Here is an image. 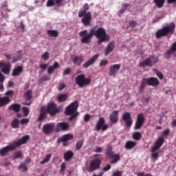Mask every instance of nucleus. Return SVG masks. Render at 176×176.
<instances>
[{
  "label": "nucleus",
  "instance_id": "obj_1",
  "mask_svg": "<svg viewBox=\"0 0 176 176\" xmlns=\"http://www.w3.org/2000/svg\"><path fill=\"white\" fill-rule=\"evenodd\" d=\"M96 36L98 39V45H101L102 42H108L109 41V36L107 34V31L102 27L98 28H91L88 33L87 30H84L79 32V36L81 38V43L89 45L91 43L93 36Z\"/></svg>",
  "mask_w": 176,
  "mask_h": 176
},
{
  "label": "nucleus",
  "instance_id": "obj_2",
  "mask_svg": "<svg viewBox=\"0 0 176 176\" xmlns=\"http://www.w3.org/2000/svg\"><path fill=\"white\" fill-rule=\"evenodd\" d=\"M175 31V23L170 22L166 24L162 29L155 32V36L157 39H160L163 36H167V35H173Z\"/></svg>",
  "mask_w": 176,
  "mask_h": 176
},
{
  "label": "nucleus",
  "instance_id": "obj_3",
  "mask_svg": "<svg viewBox=\"0 0 176 176\" xmlns=\"http://www.w3.org/2000/svg\"><path fill=\"white\" fill-rule=\"evenodd\" d=\"M78 107H79V103L78 100L70 103L65 109V113L67 116H70L69 118V121L72 122L74 119L79 116V113L78 112Z\"/></svg>",
  "mask_w": 176,
  "mask_h": 176
},
{
  "label": "nucleus",
  "instance_id": "obj_4",
  "mask_svg": "<svg viewBox=\"0 0 176 176\" xmlns=\"http://www.w3.org/2000/svg\"><path fill=\"white\" fill-rule=\"evenodd\" d=\"M89 10V4L85 3L83 7L78 12V17H82L81 19V23H82L83 25L87 27L90 25L91 23V12H88L86 13L87 10Z\"/></svg>",
  "mask_w": 176,
  "mask_h": 176
},
{
  "label": "nucleus",
  "instance_id": "obj_5",
  "mask_svg": "<svg viewBox=\"0 0 176 176\" xmlns=\"http://www.w3.org/2000/svg\"><path fill=\"white\" fill-rule=\"evenodd\" d=\"M160 83V82H159V80L155 77L143 78L141 81V84L139 88V91L140 93H142V91H144V89L146 87V85L148 86H152L153 87H155L156 86H159Z\"/></svg>",
  "mask_w": 176,
  "mask_h": 176
},
{
  "label": "nucleus",
  "instance_id": "obj_6",
  "mask_svg": "<svg viewBox=\"0 0 176 176\" xmlns=\"http://www.w3.org/2000/svg\"><path fill=\"white\" fill-rule=\"evenodd\" d=\"M159 63V58L155 56H151L144 60L139 63V67H153L155 64Z\"/></svg>",
  "mask_w": 176,
  "mask_h": 176
},
{
  "label": "nucleus",
  "instance_id": "obj_7",
  "mask_svg": "<svg viewBox=\"0 0 176 176\" xmlns=\"http://www.w3.org/2000/svg\"><path fill=\"white\" fill-rule=\"evenodd\" d=\"M76 83L79 87H85L91 83V78H87L85 74H80L76 78Z\"/></svg>",
  "mask_w": 176,
  "mask_h": 176
},
{
  "label": "nucleus",
  "instance_id": "obj_8",
  "mask_svg": "<svg viewBox=\"0 0 176 176\" xmlns=\"http://www.w3.org/2000/svg\"><path fill=\"white\" fill-rule=\"evenodd\" d=\"M100 167H101V159L98 157L94 158L90 162L87 171L93 173V171L100 169Z\"/></svg>",
  "mask_w": 176,
  "mask_h": 176
},
{
  "label": "nucleus",
  "instance_id": "obj_9",
  "mask_svg": "<svg viewBox=\"0 0 176 176\" xmlns=\"http://www.w3.org/2000/svg\"><path fill=\"white\" fill-rule=\"evenodd\" d=\"M46 112L47 113H49L50 116H54L57 115V113H60V109L57 107L56 103L52 102L48 104Z\"/></svg>",
  "mask_w": 176,
  "mask_h": 176
},
{
  "label": "nucleus",
  "instance_id": "obj_10",
  "mask_svg": "<svg viewBox=\"0 0 176 176\" xmlns=\"http://www.w3.org/2000/svg\"><path fill=\"white\" fill-rule=\"evenodd\" d=\"M100 130H102V131L108 130V124H105V118H100L95 126L96 131H100Z\"/></svg>",
  "mask_w": 176,
  "mask_h": 176
},
{
  "label": "nucleus",
  "instance_id": "obj_11",
  "mask_svg": "<svg viewBox=\"0 0 176 176\" xmlns=\"http://www.w3.org/2000/svg\"><path fill=\"white\" fill-rule=\"evenodd\" d=\"M144 123H145V118L144 117V114H138L134 126V130H140L142 126H144Z\"/></svg>",
  "mask_w": 176,
  "mask_h": 176
},
{
  "label": "nucleus",
  "instance_id": "obj_12",
  "mask_svg": "<svg viewBox=\"0 0 176 176\" xmlns=\"http://www.w3.org/2000/svg\"><path fill=\"white\" fill-rule=\"evenodd\" d=\"M54 129H56V124L54 123H48L43 125L42 131L44 134H51V133L54 131Z\"/></svg>",
  "mask_w": 176,
  "mask_h": 176
},
{
  "label": "nucleus",
  "instance_id": "obj_13",
  "mask_svg": "<svg viewBox=\"0 0 176 176\" xmlns=\"http://www.w3.org/2000/svg\"><path fill=\"white\" fill-rule=\"evenodd\" d=\"M122 120L124 122L126 127L129 128L133 126V118H131V113L125 112L122 115Z\"/></svg>",
  "mask_w": 176,
  "mask_h": 176
},
{
  "label": "nucleus",
  "instance_id": "obj_14",
  "mask_svg": "<svg viewBox=\"0 0 176 176\" xmlns=\"http://www.w3.org/2000/svg\"><path fill=\"white\" fill-rule=\"evenodd\" d=\"M69 130V124L67 122H58L55 129L56 133H60V131H67Z\"/></svg>",
  "mask_w": 176,
  "mask_h": 176
},
{
  "label": "nucleus",
  "instance_id": "obj_15",
  "mask_svg": "<svg viewBox=\"0 0 176 176\" xmlns=\"http://www.w3.org/2000/svg\"><path fill=\"white\" fill-rule=\"evenodd\" d=\"M0 69H1V72L5 74V75H9L10 74V70L12 69V65L10 63H5L3 62H0Z\"/></svg>",
  "mask_w": 176,
  "mask_h": 176
},
{
  "label": "nucleus",
  "instance_id": "obj_16",
  "mask_svg": "<svg viewBox=\"0 0 176 176\" xmlns=\"http://www.w3.org/2000/svg\"><path fill=\"white\" fill-rule=\"evenodd\" d=\"M16 149V146L14 145H8L4 148L0 149V156L3 157V156H6L11 151H14Z\"/></svg>",
  "mask_w": 176,
  "mask_h": 176
},
{
  "label": "nucleus",
  "instance_id": "obj_17",
  "mask_svg": "<svg viewBox=\"0 0 176 176\" xmlns=\"http://www.w3.org/2000/svg\"><path fill=\"white\" fill-rule=\"evenodd\" d=\"M98 57H100V54H95L82 65V68H89V67H91V65L96 63V60H98Z\"/></svg>",
  "mask_w": 176,
  "mask_h": 176
},
{
  "label": "nucleus",
  "instance_id": "obj_18",
  "mask_svg": "<svg viewBox=\"0 0 176 176\" xmlns=\"http://www.w3.org/2000/svg\"><path fill=\"white\" fill-rule=\"evenodd\" d=\"M120 69V64L112 65L109 67V76H116L118 72Z\"/></svg>",
  "mask_w": 176,
  "mask_h": 176
},
{
  "label": "nucleus",
  "instance_id": "obj_19",
  "mask_svg": "<svg viewBox=\"0 0 176 176\" xmlns=\"http://www.w3.org/2000/svg\"><path fill=\"white\" fill-rule=\"evenodd\" d=\"M47 118V112L45 107H41L40 109V114L37 118V122H43Z\"/></svg>",
  "mask_w": 176,
  "mask_h": 176
},
{
  "label": "nucleus",
  "instance_id": "obj_20",
  "mask_svg": "<svg viewBox=\"0 0 176 176\" xmlns=\"http://www.w3.org/2000/svg\"><path fill=\"white\" fill-rule=\"evenodd\" d=\"M109 120L111 123H118V120H119V111H113L109 116Z\"/></svg>",
  "mask_w": 176,
  "mask_h": 176
},
{
  "label": "nucleus",
  "instance_id": "obj_21",
  "mask_svg": "<svg viewBox=\"0 0 176 176\" xmlns=\"http://www.w3.org/2000/svg\"><path fill=\"white\" fill-rule=\"evenodd\" d=\"M28 140H30V135H26L22 137V138L20 139L18 142H15L14 146H15V148H19V146H21V145L27 144Z\"/></svg>",
  "mask_w": 176,
  "mask_h": 176
},
{
  "label": "nucleus",
  "instance_id": "obj_22",
  "mask_svg": "<svg viewBox=\"0 0 176 176\" xmlns=\"http://www.w3.org/2000/svg\"><path fill=\"white\" fill-rule=\"evenodd\" d=\"M24 71V67L21 65H19L12 69V76H20Z\"/></svg>",
  "mask_w": 176,
  "mask_h": 176
},
{
  "label": "nucleus",
  "instance_id": "obj_23",
  "mask_svg": "<svg viewBox=\"0 0 176 176\" xmlns=\"http://www.w3.org/2000/svg\"><path fill=\"white\" fill-rule=\"evenodd\" d=\"M74 65H77L78 67H80L82 65V63L84 61L83 57L82 55L80 56H76L74 58H72Z\"/></svg>",
  "mask_w": 176,
  "mask_h": 176
},
{
  "label": "nucleus",
  "instance_id": "obj_24",
  "mask_svg": "<svg viewBox=\"0 0 176 176\" xmlns=\"http://www.w3.org/2000/svg\"><path fill=\"white\" fill-rule=\"evenodd\" d=\"M113 49H115V41H111L107 45L105 49L104 56H108L109 53H112Z\"/></svg>",
  "mask_w": 176,
  "mask_h": 176
},
{
  "label": "nucleus",
  "instance_id": "obj_25",
  "mask_svg": "<svg viewBox=\"0 0 176 176\" xmlns=\"http://www.w3.org/2000/svg\"><path fill=\"white\" fill-rule=\"evenodd\" d=\"M108 159L110 160L111 164H115L120 160V155L114 153Z\"/></svg>",
  "mask_w": 176,
  "mask_h": 176
},
{
  "label": "nucleus",
  "instance_id": "obj_26",
  "mask_svg": "<svg viewBox=\"0 0 176 176\" xmlns=\"http://www.w3.org/2000/svg\"><path fill=\"white\" fill-rule=\"evenodd\" d=\"M58 67H60V65L58 64V62H54V64L52 66H50L47 68L48 75H50L51 74H53V72H54V71H56V69H57V68H58Z\"/></svg>",
  "mask_w": 176,
  "mask_h": 176
},
{
  "label": "nucleus",
  "instance_id": "obj_27",
  "mask_svg": "<svg viewBox=\"0 0 176 176\" xmlns=\"http://www.w3.org/2000/svg\"><path fill=\"white\" fill-rule=\"evenodd\" d=\"M10 102V98L8 96L0 97V108L2 107H6Z\"/></svg>",
  "mask_w": 176,
  "mask_h": 176
},
{
  "label": "nucleus",
  "instance_id": "obj_28",
  "mask_svg": "<svg viewBox=\"0 0 176 176\" xmlns=\"http://www.w3.org/2000/svg\"><path fill=\"white\" fill-rule=\"evenodd\" d=\"M10 111H14L16 113L20 112V109H21V105L19 103H14L9 106Z\"/></svg>",
  "mask_w": 176,
  "mask_h": 176
},
{
  "label": "nucleus",
  "instance_id": "obj_29",
  "mask_svg": "<svg viewBox=\"0 0 176 176\" xmlns=\"http://www.w3.org/2000/svg\"><path fill=\"white\" fill-rule=\"evenodd\" d=\"M113 154H114V153H113V148L112 147V145L108 144L107 146L106 153H105L107 159H109Z\"/></svg>",
  "mask_w": 176,
  "mask_h": 176
},
{
  "label": "nucleus",
  "instance_id": "obj_30",
  "mask_svg": "<svg viewBox=\"0 0 176 176\" xmlns=\"http://www.w3.org/2000/svg\"><path fill=\"white\" fill-rule=\"evenodd\" d=\"M63 157L65 162H69L71 160V159H72V157H74V152H72V151H68L65 152L64 153Z\"/></svg>",
  "mask_w": 176,
  "mask_h": 176
},
{
  "label": "nucleus",
  "instance_id": "obj_31",
  "mask_svg": "<svg viewBox=\"0 0 176 176\" xmlns=\"http://www.w3.org/2000/svg\"><path fill=\"white\" fill-rule=\"evenodd\" d=\"M137 145V142L133 141H127L125 143V149H133V148H135V146Z\"/></svg>",
  "mask_w": 176,
  "mask_h": 176
},
{
  "label": "nucleus",
  "instance_id": "obj_32",
  "mask_svg": "<svg viewBox=\"0 0 176 176\" xmlns=\"http://www.w3.org/2000/svg\"><path fill=\"white\" fill-rule=\"evenodd\" d=\"M47 34L50 38H57L58 36V31L54 30H49L47 31Z\"/></svg>",
  "mask_w": 176,
  "mask_h": 176
},
{
  "label": "nucleus",
  "instance_id": "obj_33",
  "mask_svg": "<svg viewBox=\"0 0 176 176\" xmlns=\"http://www.w3.org/2000/svg\"><path fill=\"white\" fill-rule=\"evenodd\" d=\"M11 127L12 129H19L20 128V120L17 118H14L11 122Z\"/></svg>",
  "mask_w": 176,
  "mask_h": 176
},
{
  "label": "nucleus",
  "instance_id": "obj_34",
  "mask_svg": "<svg viewBox=\"0 0 176 176\" xmlns=\"http://www.w3.org/2000/svg\"><path fill=\"white\" fill-rule=\"evenodd\" d=\"M67 98H68V96L65 94H58L56 99L58 102H64V101H67Z\"/></svg>",
  "mask_w": 176,
  "mask_h": 176
},
{
  "label": "nucleus",
  "instance_id": "obj_35",
  "mask_svg": "<svg viewBox=\"0 0 176 176\" xmlns=\"http://www.w3.org/2000/svg\"><path fill=\"white\" fill-rule=\"evenodd\" d=\"M164 2H166V0H154L153 3L155 4V6L160 9L161 8H163L164 6Z\"/></svg>",
  "mask_w": 176,
  "mask_h": 176
},
{
  "label": "nucleus",
  "instance_id": "obj_36",
  "mask_svg": "<svg viewBox=\"0 0 176 176\" xmlns=\"http://www.w3.org/2000/svg\"><path fill=\"white\" fill-rule=\"evenodd\" d=\"M83 144H85V140L78 141L76 143V151H80V149H82V146H83Z\"/></svg>",
  "mask_w": 176,
  "mask_h": 176
},
{
  "label": "nucleus",
  "instance_id": "obj_37",
  "mask_svg": "<svg viewBox=\"0 0 176 176\" xmlns=\"http://www.w3.org/2000/svg\"><path fill=\"white\" fill-rule=\"evenodd\" d=\"M18 167L19 170H21L22 173H27L28 171V167L24 163H21Z\"/></svg>",
  "mask_w": 176,
  "mask_h": 176
},
{
  "label": "nucleus",
  "instance_id": "obj_38",
  "mask_svg": "<svg viewBox=\"0 0 176 176\" xmlns=\"http://www.w3.org/2000/svg\"><path fill=\"white\" fill-rule=\"evenodd\" d=\"M164 144V138H159L156 142H155L154 145H156L159 148H161L162 145Z\"/></svg>",
  "mask_w": 176,
  "mask_h": 176
},
{
  "label": "nucleus",
  "instance_id": "obj_39",
  "mask_svg": "<svg viewBox=\"0 0 176 176\" xmlns=\"http://www.w3.org/2000/svg\"><path fill=\"white\" fill-rule=\"evenodd\" d=\"M142 137V135L140 132H135L132 135V138L135 141H140Z\"/></svg>",
  "mask_w": 176,
  "mask_h": 176
},
{
  "label": "nucleus",
  "instance_id": "obj_40",
  "mask_svg": "<svg viewBox=\"0 0 176 176\" xmlns=\"http://www.w3.org/2000/svg\"><path fill=\"white\" fill-rule=\"evenodd\" d=\"M51 158H52V154L46 155L43 160H42L40 162V164H45V163H49V162H50Z\"/></svg>",
  "mask_w": 176,
  "mask_h": 176
},
{
  "label": "nucleus",
  "instance_id": "obj_41",
  "mask_svg": "<svg viewBox=\"0 0 176 176\" xmlns=\"http://www.w3.org/2000/svg\"><path fill=\"white\" fill-rule=\"evenodd\" d=\"M25 97L27 101H31V100H32V91H31V90L27 91V92L25 93Z\"/></svg>",
  "mask_w": 176,
  "mask_h": 176
},
{
  "label": "nucleus",
  "instance_id": "obj_42",
  "mask_svg": "<svg viewBox=\"0 0 176 176\" xmlns=\"http://www.w3.org/2000/svg\"><path fill=\"white\" fill-rule=\"evenodd\" d=\"M65 168H67V164L65 162H63L60 165V169L59 170L60 174H62V175H64V173L65 172Z\"/></svg>",
  "mask_w": 176,
  "mask_h": 176
},
{
  "label": "nucleus",
  "instance_id": "obj_43",
  "mask_svg": "<svg viewBox=\"0 0 176 176\" xmlns=\"http://www.w3.org/2000/svg\"><path fill=\"white\" fill-rule=\"evenodd\" d=\"M174 50L173 48L170 47V49L168 50L166 54H165V58H170L171 57L172 54H174Z\"/></svg>",
  "mask_w": 176,
  "mask_h": 176
},
{
  "label": "nucleus",
  "instance_id": "obj_44",
  "mask_svg": "<svg viewBox=\"0 0 176 176\" xmlns=\"http://www.w3.org/2000/svg\"><path fill=\"white\" fill-rule=\"evenodd\" d=\"M62 137L63 138V141H65V142H67V141H70V140L74 138V135L72 134H66Z\"/></svg>",
  "mask_w": 176,
  "mask_h": 176
},
{
  "label": "nucleus",
  "instance_id": "obj_45",
  "mask_svg": "<svg viewBox=\"0 0 176 176\" xmlns=\"http://www.w3.org/2000/svg\"><path fill=\"white\" fill-rule=\"evenodd\" d=\"M50 79H52V78H50V76H44L38 80V83H43V82H47V80H50Z\"/></svg>",
  "mask_w": 176,
  "mask_h": 176
},
{
  "label": "nucleus",
  "instance_id": "obj_46",
  "mask_svg": "<svg viewBox=\"0 0 176 176\" xmlns=\"http://www.w3.org/2000/svg\"><path fill=\"white\" fill-rule=\"evenodd\" d=\"M22 111L23 112L24 116L27 117L28 115H30V109L27 107H22Z\"/></svg>",
  "mask_w": 176,
  "mask_h": 176
},
{
  "label": "nucleus",
  "instance_id": "obj_47",
  "mask_svg": "<svg viewBox=\"0 0 176 176\" xmlns=\"http://www.w3.org/2000/svg\"><path fill=\"white\" fill-rule=\"evenodd\" d=\"M129 6H130V4H124L122 8L119 11L120 14H123L127 10Z\"/></svg>",
  "mask_w": 176,
  "mask_h": 176
},
{
  "label": "nucleus",
  "instance_id": "obj_48",
  "mask_svg": "<svg viewBox=\"0 0 176 176\" xmlns=\"http://www.w3.org/2000/svg\"><path fill=\"white\" fill-rule=\"evenodd\" d=\"M67 85H65V83L64 82H60L58 86V90L59 91H61L64 90L65 87H66Z\"/></svg>",
  "mask_w": 176,
  "mask_h": 176
},
{
  "label": "nucleus",
  "instance_id": "obj_49",
  "mask_svg": "<svg viewBox=\"0 0 176 176\" xmlns=\"http://www.w3.org/2000/svg\"><path fill=\"white\" fill-rule=\"evenodd\" d=\"M19 123H21V124H22V125L28 124V123H30V119L23 118L21 120H19Z\"/></svg>",
  "mask_w": 176,
  "mask_h": 176
},
{
  "label": "nucleus",
  "instance_id": "obj_50",
  "mask_svg": "<svg viewBox=\"0 0 176 176\" xmlns=\"http://www.w3.org/2000/svg\"><path fill=\"white\" fill-rule=\"evenodd\" d=\"M41 57H42V58H43L45 61H47V60L48 58H50L49 52H45V53H43V54L41 55Z\"/></svg>",
  "mask_w": 176,
  "mask_h": 176
},
{
  "label": "nucleus",
  "instance_id": "obj_51",
  "mask_svg": "<svg viewBox=\"0 0 176 176\" xmlns=\"http://www.w3.org/2000/svg\"><path fill=\"white\" fill-rule=\"evenodd\" d=\"M21 156H23V154L21 153V151H18L14 153L13 158L14 159H19Z\"/></svg>",
  "mask_w": 176,
  "mask_h": 176
},
{
  "label": "nucleus",
  "instance_id": "obj_52",
  "mask_svg": "<svg viewBox=\"0 0 176 176\" xmlns=\"http://www.w3.org/2000/svg\"><path fill=\"white\" fill-rule=\"evenodd\" d=\"M90 119H91V116L90 114H85L84 116V122L85 123H87V122H89Z\"/></svg>",
  "mask_w": 176,
  "mask_h": 176
},
{
  "label": "nucleus",
  "instance_id": "obj_53",
  "mask_svg": "<svg viewBox=\"0 0 176 176\" xmlns=\"http://www.w3.org/2000/svg\"><path fill=\"white\" fill-rule=\"evenodd\" d=\"M151 157L152 159H153V160H157L159 157V153H155V152L152 153Z\"/></svg>",
  "mask_w": 176,
  "mask_h": 176
},
{
  "label": "nucleus",
  "instance_id": "obj_54",
  "mask_svg": "<svg viewBox=\"0 0 176 176\" xmlns=\"http://www.w3.org/2000/svg\"><path fill=\"white\" fill-rule=\"evenodd\" d=\"M156 75L157 76V78H159V79H160L161 80H163L164 76L163 75V74L160 72H157Z\"/></svg>",
  "mask_w": 176,
  "mask_h": 176
},
{
  "label": "nucleus",
  "instance_id": "obj_55",
  "mask_svg": "<svg viewBox=\"0 0 176 176\" xmlns=\"http://www.w3.org/2000/svg\"><path fill=\"white\" fill-rule=\"evenodd\" d=\"M54 6V0H48L47 1V8H50Z\"/></svg>",
  "mask_w": 176,
  "mask_h": 176
},
{
  "label": "nucleus",
  "instance_id": "obj_56",
  "mask_svg": "<svg viewBox=\"0 0 176 176\" xmlns=\"http://www.w3.org/2000/svg\"><path fill=\"white\" fill-rule=\"evenodd\" d=\"M141 101L142 104H148V102H149V98H146L143 96L141 99Z\"/></svg>",
  "mask_w": 176,
  "mask_h": 176
},
{
  "label": "nucleus",
  "instance_id": "obj_57",
  "mask_svg": "<svg viewBox=\"0 0 176 176\" xmlns=\"http://www.w3.org/2000/svg\"><path fill=\"white\" fill-rule=\"evenodd\" d=\"M170 134V129H166L165 131L162 132V137H167Z\"/></svg>",
  "mask_w": 176,
  "mask_h": 176
},
{
  "label": "nucleus",
  "instance_id": "obj_58",
  "mask_svg": "<svg viewBox=\"0 0 176 176\" xmlns=\"http://www.w3.org/2000/svg\"><path fill=\"white\" fill-rule=\"evenodd\" d=\"M159 149H160V147H159L158 146H156L155 144H154V146H153L151 148V152H152V153L156 152V151H159Z\"/></svg>",
  "mask_w": 176,
  "mask_h": 176
},
{
  "label": "nucleus",
  "instance_id": "obj_59",
  "mask_svg": "<svg viewBox=\"0 0 176 176\" xmlns=\"http://www.w3.org/2000/svg\"><path fill=\"white\" fill-rule=\"evenodd\" d=\"M108 65V60H102L100 61V67H104V65Z\"/></svg>",
  "mask_w": 176,
  "mask_h": 176
},
{
  "label": "nucleus",
  "instance_id": "obj_60",
  "mask_svg": "<svg viewBox=\"0 0 176 176\" xmlns=\"http://www.w3.org/2000/svg\"><path fill=\"white\" fill-rule=\"evenodd\" d=\"M138 176H152L151 173H147L145 175V172H140L138 173Z\"/></svg>",
  "mask_w": 176,
  "mask_h": 176
},
{
  "label": "nucleus",
  "instance_id": "obj_61",
  "mask_svg": "<svg viewBox=\"0 0 176 176\" xmlns=\"http://www.w3.org/2000/svg\"><path fill=\"white\" fill-rule=\"evenodd\" d=\"M69 74H71V69L69 67H68L67 69H66L63 72V75L65 76V75H69Z\"/></svg>",
  "mask_w": 176,
  "mask_h": 176
},
{
  "label": "nucleus",
  "instance_id": "obj_62",
  "mask_svg": "<svg viewBox=\"0 0 176 176\" xmlns=\"http://www.w3.org/2000/svg\"><path fill=\"white\" fill-rule=\"evenodd\" d=\"M122 171H119V170L114 172L112 175V176H122Z\"/></svg>",
  "mask_w": 176,
  "mask_h": 176
},
{
  "label": "nucleus",
  "instance_id": "obj_63",
  "mask_svg": "<svg viewBox=\"0 0 176 176\" xmlns=\"http://www.w3.org/2000/svg\"><path fill=\"white\" fill-rule=\"evenodd\" d=\"M14 91L13 90H9L4 94V96H13Z\"/></svg>",
  "mask_w": 176,
  "mask_h": 176
},
{
  "label": "nucleus",
  "instance_id": "obj_64",
  "mask_svg": "<svg viewBox=\"0 0 176 176\" xmlns=\"http://www.w3.org/2000/svg\"><path fill=\"white\" fill-rule=\"evenodd\" d=\"M172 50L176 52V42L173 43L171 45Z\"/></svg>",
  "mask_w": 176,
  "mask_h": 176
}]
</instances>
